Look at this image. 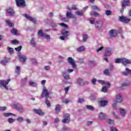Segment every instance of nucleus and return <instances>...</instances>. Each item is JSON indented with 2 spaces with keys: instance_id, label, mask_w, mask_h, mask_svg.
<instances>
[{
  "instance_id": "30",
  "label": "nucleus",
  "mask_w": 131,
  "mask_h": 131,
  "mask_svg": "<svg viewBox=\"0 0 131 131\" xmlns=\"http://www.w3.org/2000/svg\"><path fill=\"white\" fill-rule=\"evenodd\" d=\"M7 24H8V25L9 26V27H13V26H14V24L12 23V22H11V21L9 20H7L6 21Z\"/></svg>"
},
{
  "instance_id": "62",
  "label": "nucleus",
  "mask_w": 131,
  "mask_h": 131,
  "mask_svg": "<svg viewBox=\"0 0 131 131\" xmlns=\"http://www.w3.org/2000/svg\"><path fill=\"white\" fill-rule=\"evenodd\" d=\"M69 91V86H68V87L64 88V91L66 92V94H67V93H68Z\"/></svg>"
},
{
  "instance_id": "24",
  "label": "nucleus",
  "mask_w": 131,
  "mask_h": 131,
  "mask_svg": "<svg viewBox=\"0 0 131 131\" xmlns=\"http://www.w3.org/2000/svg\"><path fill=\"white\" fill-rule=\"evenodd\" d=\"M99 117L100 119H105L107 117V115L103 113H101Z\"/></svg>"
},
{
  "instance_id": "26",
  "label": "nucleus",
  "mask_w": 131,
  "mask_h": 131,
  "mask_svg": "<svg viewBox=\"0 0 131 131\" xmlns=\"http://www.w3.org/2000/svg\"><path fill=\"white\" fill-rule=\"evenodd\" d=\"M67 18H74V16H73V14H72V13H71V12H67Z\"/></svg>"
},
{
  "instance_id": "25",
  "label": "nucleus",
  "mask_w": 131,
  "mask_h": 131,
  "mask_svg": "<svg viewBox=\"0 0 131 131\" xmlns=\"http://www.w3.org/2000/svg\"><path fill=\"white\" fill-rule=\"evenodd\" d=\"M38 35H40L42 37H45L46 36V34L42 32V30H40L38 31Z\"/></svg>"
},
{
  "instance_id": "64",
  "label": "nucleus",
  "mask_w": 131,
  "mask_h": 131,
  "mask_svg": "<svg viewBox=\"0 0 131 131\" xmlns=\"http://www.w3.org/2000/svg\"><path fill=\"white\" fill-rule=\"evenodd\" d=\"M44 69L48 71V70H50V66H45Z\"/></svg>"
},
{
  "instance_id": "15",
  "label": "nucleus",
  "mask_w": 131,
  "mask_h": 131,
  "mask_svg": "<svg viewBox=\"0 0 131 131\" xmlns=\"http://www.w3.org/2000/svg\"><path fill=\"white\" fill-rule=\"evenodd\" d=\"M18 58L20 61V62H22L23 63H25L27 60L26 56L19 54L18 55Z\"/></svg>"
},
{
  "instance_id": "47",
  "label": "nucleus",
  "mask_w": 131,
  "mask_h": 131,
  "mask_svg": "<svg viewBox=\"0 0 131 131\" xmlns=\"http://www.w3.org/2000/svg\"><path fill=\"white\" fill-rule=\"evenodd\" d=\"M104 84L105 85V87L107 88V89H109L110 88V83L109 82H105L104 83Z\"/></svg>"
},
{
  "instance_id": "41",
  "label": "nucleus",
  "mask_w": 131,
  "mask_h": 131,
  "mask_svg": "<svg viewBox=\"0 0 131 131\" xmlns=\"http://www.w3.org/2000/svg\"><path fill=\"white\" fill-rule=\"evenodd\" d=\"M104 74H105V75H106V76H108V75H110L109 74V70L106 69L103 72Z\"/></svg>"
},
{
  "instance_id": "44",
  "label": "nucleus",
  "mask_w": 131,
  "mask_h": 131,
  "mask_svg": "<svg viewBox=\"0 0 131 131\" xmlns=\"http://www.w3.org/2000/svg\"><path fill=\"white\" fill-rule=\"evenodd\" d=\"M107 87L106 86H103L101 90V92L103 93H107Z\"/></svg>"
},
{
  "instance_id": "48",
  "label": "nucleus",
  "mask_w": 131,
  "mask_h": 131,
  "mask_svg": "<svg viewBox=\"0 0 131 131\" xmlns=\"http://www.w3.org/2000/svg\"><path fill=\"white\" fill-rule=\"evenodd\" d=\"M59 25H60V26H62V27H64V28H68V26L64 23H60L59 24Z\"/></svg>"
},
{
  "instance_id": "33",
  "label": "nucleus",
  "mask_w": 131,
  "mask_h": 131,
  "mask_svg": "<svg viewBox=\"0 0 131 131\" xmlns=\"http://www.w3.org/2000/svg\"><path fill=\"white\" fill-rule=\"evenodd\" d=\"M4 116H5V117H8L9 116H11V115H13L15 116V115L11 113H5L3 114Z\"/></svg>"
},
{
  "instance_id": "20",
  "label": "nucleus",
  "mask_w": 131,
  "mask_h": 131,
  "mask_svg": "<svg viewBox=\"0 0 131 131\" xmlns=\"http://www.w3.org/2000/svg\"><path fill=\"white\" fill-rule=\"evenodd\" d=\"M13 106L14 108L17 110H18V111H19V112H23V106H19L16 104H14Z\"/></svg>"
},
{
  "instance_id": "14",
  "label": "nucleus",
  "mask_w": 131,
  "mask_h": 131,
  "mask_svg": "<svg viewBox=\"0 0 131 131\" xmlns=\"http://www.w3.org/2000/svg\"><path fill=\"white\" fill-rule=\"evenodd\" d=\"M98 104L100 107H105L108 104V101L107 100H100L98 102Z\"/></svg>"
},
{
  "instance_id": "46",
  "label": "nucleus",
  "mask_w": 131,
  "mask_h": 131,
  "mask_svg": "<svg viewBox=\"0 0 131 131\" xmlns=\"http://www.w3.org/2000/svg\"><path fill=\"white\" fill-rule=\"evenodd\" d=\"M11 42L12 45H17V43H19V41L16 39L12 40Z\"/></svg>"
},
{
  "instance_id": "8",
  "label": "nucleus",
  "mask_w": 131,
  "mask_h": 131,
  "mask_svg": "<svg viewBox=\"0 0 131 131\" xmlns=\"http://www.w3.org/2000/svg\"><path fill=\"white\" fill-rule=\"evenodd\" d=\"M67 60L68 62H69V63L72 65L73 68H76V64H75V61H74V59L72 58V57H69Z\"/></svg>"
},
{
  "instance_id": "27",
  "label": "nucleus",
  "mask_w": 131,
  "mask_h": 131,
  "mask_svg": "<svg viewBox=\"0 0 131 131\" xmlns=\"http://www.w3.org/2000/svg\"><path fill=\"white\" fill-rule=\"evenodd\" d=\"M91 8L92 9L94 10V11H97V12H99V11H100V8L97 6H92Z\"/></svg>"
},
{
  "instance_id": "52",
  "label": "nucleus",
  "mask_w": 131,
  "mask_h": 131,
  "mask_svg": "<svg viewBox=\"0 0 131 131\" xmlns=\"http://www.w3.org/2000/svg\"><path fill=\"white\" fill-rule=\"evenodd\" d=\"M126 72H127V73H128V74H129L130 75H131V70L128 69V68H126Z\"/></svg>"
},
{
  "instance_id": "58",
  "label": "nucleus",
  "mask_w": 131,
  "mask_h": 131,
  "mask_svg": "<svg viewBox=\"0 0 131 131\" xmlns=\"http://www.w3.org/2000/svg\"><path fill=\"white\" fill-rule=\"evenodd\" d=\"M0 110L5 111V110H7V107L6 106H1V107H0Z\"/></svg>"
},
{
  "instance_id": "5",
  "label": "nucleus",
  "mask_w": 131,
  "mask_h": 131,
  "mask_svg": "<svg viewBox=\"0 0 131 131\" xmlns=\"http://www.w3.org/2000/svg\"><path fill=\"white\" fill-rule=\"evenodd\" d=\"M76 83L77 84H78V85H80L81 86H82L83 85H85V84H89V82L88 81H83V79H82V78H79L76 80Z\"/></svg>"
},
{
  "instance_id": "63",
  "label": "nucleus",
  "mask_w": 131,
  "mask_h": 131,
  "mask_svg": "<svg viewBox=\"0 0 131 131\" xmlns=\"http://www.w3.org/2000/svg\"><path fill=\"white\" fill-rule=\"evenodd\" d=\"M59 121H60V120H59V118H56L55 119L54 123H58V122H59Z\"/></svg>"
},
{
  "instance_id": "34",
  "label": "nucleus",
  "mask_w": 131,
  "mask_h": 131,
  "mask_svg": "<svg viewBox=\"0 0 131 131\" xmlns=\"http://www.w3.org/2000/svg\"><path fill=\"white\" fill-rule=\"evenodd\" d=\"M120 114H121L122 116H125V110H124V109L121 108L120 110Z\"/></svg>"
},
{
  "instance_id": "49",
  "label": "nucleus",
  "mask_w": 131,
  "mask_h": 131,
  "mask_svg": "<svg viewBox=\"0 0 131 131\" xmlns=\"http://www.w3.org/2000/svg\"><path fill=\"white\" fill-rule=\"evenodd\" d=\"M17 121L19 122H22L23 121V117H18L17 119Z\"/></svg>"
},
{
  "instance_id": "61",
  "label": "nucleus",
  "mask_w": 131,
  "mask_h": 131,
  "mask_svg": "<svg viewBox=\"0 0 131 131\" xmlns=\"http://www.w3.org/2000/svg\"><path fill=\"white\" fill-rule=\"evenodd\" d=\"M83 102H84V99H80V98H79V99H78V103H82Z\"/></svg>"
},
{
  "instance_id": "35",
  "label": "nucleus",
  "mask_w": 131,
  "mask_h": 131,
  "mask_svg": "<svg viewBox=\"0 0 131 131\" xmlns=\"http://www.w3.org/2000/svg\"><path fill=\"white\" fill-rule=\"evenodd\" d=\"M115 63L119 64V63H122V58H117L115 60Z\"/></svg>"
},
{
  "instance_id": "3",
  "label": "nucleus",
  "mask_w": 131,
  "mask_h": 131,
  "mask_svg": "<svg viewBox=\"0 0 131 131\" xmlns=\"http://www.w3.org/2000/svg\"><path fill=\"white\" fill-rule=\"evenodd\" d=\"M113 50L111 48H106L105 50V54L103 56V59L105 60L106 62H108V58L107 57H109L111 56V54H112Z\"/></svg>"
},
{
  "instance_id": "45",
  "label": "nucleus",
  "mask_w": 131,
  "mask_h": 131,
  "mask_svg": "<svg viewBox=\"0 0 131 131\" xmlns=\"http://www.w3.org/2000/svg\"><path fill=\"white\" fill-rule=\"evenodd\" d=\"M108 123L109 124H114V120H112L111 119H108Z\"/></svg>"
},
{
  "instance_id": "13",
  "label": "nucleus",
  "mask_w": 131,
  "mask_h": 131,
  "mask_svg": "<svg viewBox=\"0 0 131 131\" xmlns=\"http://www.w3.org/2000/svg\"><path fill=\"white\" fill-rule=\"evenodd\" d=\"M6 13L10 15V16H14L15 14V11L11 7H9L6 9Z\"/></svg>"
},
{
  "instance_id": "28",
  "label": "nucleus",
  "mask_w": 131,
  "mask_h": 131,
  "mask_svg": "<svg viewBox=\"0 0 131 131\" xmlns=\"http://www.w3.org/2000/svg\"><path fill=\"white\" fill-rule=\"evenodd\" d=\"M90 14L91 16H93V15H94V16L95 17H97L98 16H99V13H98V12H95V11H91Z\"/></svg>"
},
{
  "instance_id": "1",
  "label": "nucleus",
  "mask_w": 131,
  "mask_h": 131,
  "mask_svg": "<svg viewBox=\"0 0 131 131\" xmlns=\"http://www.w3.org/2000/svg\"><path fill=\"white\" fill-rule=\"evenodd\" d=\"M122 101H123V99L122 98V96H121V94H117L114 100V103H113V107L114 108V110H117V103H121Z\"/></svg>"
},
{
  "instance_id": "17",
  "label": "nucleus",
  "mask_w": 131,
  "mask_h": 131,
  "mask_svg": "<svg viewBox=\"0 0 131 131\" xmlns=\"http://www.w3.org/2000/svg\"><path fill=\"white\" fill-rule=\"evenodd\" d=\"M103 26V21H99L96 22L95 24V27L97 28V29H100V28H102Z\"/></svg>"
},
{
  "instance_id": "16",
  "label": "nucleus",
  "mask_w": 131,
  "mask_h": 131,
  "mask_svg": "<svg viewBox=\"0 0 131 131\" xmlns=\"http://www.w3.org/2000/svg\"><path fill=\"white\" fill-rule=\"evenodd\" d=\"M33 111L40 116H43V115H45V113L42 112L40 110H36L35 108L33 110Z\"/></svg>"
},
{
  "instance_id": "59",
  "label": "nucleus",
  "mask_w": 131,
  "mask_h": 131,
  "mask_svg": "<svg viewBox=\"0 0 131 131\" xmlns=\"http://www.w3.org/2000/svg\"><path fill=\"white\" fill-rule=\"evenodd\" d=\"M61 21H62V22H68V20H67V19L65 17L61 18Z\"/></svg>"
},
{
  "instance_id": "40",
  "label": "nucleus",
  "mask_w": 131,
  "mask_h": 131,
  "mask_svg": "<svg viewBox=\"0 0 131 131\" xmlns=\"http://www.w3.org/2000/svg\"><path fill=\"white\" fill-rule=\"evenodd\" d=\"M129 84H130V82H125V83H123L122 84V86H128V85H129Z\"/></svg>"
},
{
  "instance_id": "31",
  "label": "nucleus",
  "mask_w": 131,
  "mask_h": 131,
  "mask_svg": "<svg viewBox=\"0 0 131 131\" xmlns=\"http://www.w3.org/2000/svg\"><path fill=\"white\" fill-rule=\"evenodd\" d=\"M86 108L88 110H91V111H94L95 110V108L92 105H86Z\"/></svg>"
},
{
  "instance_id": "42",
  "label": "nucleus",
  "mask_w": 131,
  "mask_h": 131,
  "mask_svg": "<svg viewBox=\"0 0 131 131\" xmlns=\"http://www.w3.org/2000/svg\"><path fill=\"white\" fill-rule=\"evenodd\" d=\"M30 86H36V83L33 81H30Z\"/></svg>"
},
{
  "instance_id": "51",
  "label": "nucleus",
  "mask_w": 131,
  "mask_h": 131,
  "mask_svg": "<svg viewBox=\"0 0 131 131\" xmlns=\"http://www.w3.org/2000/svg\"><path fill=\"white\" fill-rule=\"evenodd\" d=\"M30 61H31V62L32 64H36V59H31Z\"/></svg>"
},
{
  "instance_id": "11",
  "label": "nucleus",
  "mask_w": 131,
  "mask_h": 131,
  "mask_svg": "<svg viewBox=\"0 0 131 131\" xmlns=\"http://www.w3.org/2000/svg\"><path fill=\"white\" fill-rule=\"evenodd\" d=\"M129 3V1L128 0H123V1L122 2V10H121V13H122L123 11L124 10L125 7L126 6H128V4Z\"/></svg>"
},
{
  "instance_id": "19",
  "label": "nucleus",
  "mask_w": 131,
  "mask_h": 131,
  "mask_svg": "<svg viewBox=\"0 0 131 131\" xmlns=\"http://www.w3.org/2000/svg\"><path fill=\"white\" fill-rule=\"evenodd\" d=\"M62 76L64 78V79H66V80H68L70 79V76L69 74H67L66 72H63L62 73Z\"/></svg>"
},
{
  "instance_id": "9",
  "label": "nucleus",
  "mask_w": 131,
  "mask_h": 131,
  "mask_svg": "<svg viewBox=\"0 0 131 131\" xmlns=\"http://www.w3.org/2000/svg\"><path fill=\"white\" fill-rule=\"evenodd\" d=\"M24 17H25L27 19V20H29V21H31L33 23H35L36 22V19L35 18H33L31 16H30L29 15H28L27 14H23Z\"/></svg>"
},
{
  "instance_id": "55",
  "label": "nucleus",
  "mask_w": 131,
  "mask_h": 131,
  "mask_svg": "<svg viewBox=\"0 0 131 131\" xmlns=\"http://www.w3.org/2000/svg\"><path fill=\"white\" fill-rule=\"evenodd\" d=\"M21 49H22V46H19L18 48H15V50L17 52H20V51H21Z\"/></svg>"
},
{
  "instance_id": "56",
  "label": "nucleus",
  "mask_w": 131,
  "mask_h": 131,
  "mask_svg": "<svg viewBox=\"0 0 131 131\" xmlns=\"http://www.w3.org/2000/svg\"><path fill=\"white\" fill-rule=\"evenodd\" d=\"M98 81L99 83H101V84H105V82H106L105 81L102 80H98Z\"/></svg>"
},
{
  "instance_id": "54",
  "label": "nucleus",
  "mask_w": 131,
  "mask_h": 131,
  "mask_svg": "<svg viewBox=\"0 0 131 131\" xmlns=\"http://www.w3.org/2000/svg\"><path fill=\"white\" fill-rule=\"evenodd\" d=\"M62 103H64V104H68V103H69V100L68 99H63Z\"/></svg>"
},
{
  "instance_id": "50",
  "label": "nucleus",
  "mask_w": 131,
  "mask_h": 131,
  "mask_svg": "<svg viewBox=\"0 0 131 131\" xmlns=\"http://www.w3.org/2000/svg\"><path fill=\"white\" fill-rule=\"evenodd\" d=\"M76 14L78 16H83V13H82V12H80L79 11H76Z\"/></svg>"
},
{
  "instance_id": "37",
  "label": "nucleus",
  "mask_w": 131,
  "mask_h": 131,
  "mask_svg": "<svg viewBox=\"0 0 131 131\" xmlns=\"http://www.w3.org/2000/svg\"><path fill=\"white\" fill-rule=\"evenodd\" d=\"M20 71V67H16L15 69V73L17 74H19Z\"/></svg>"
},
{
  "instance_id": "60",
  "label": "nucleus",
  "mask_w": 131,
  "mask_h": 131,
  "mask_svg": "<svg viewBox=\"0 0 131 131\" xmlns=\"http://www.w3.org/2000/svg\"><path fill=\"white\" fill-rule=\"evenodd\" d=\"M103 49H104L103 47H100L99 49L97 50V53H99V52H101V51H102V50H103Z\"/></svg>"
},
{
  "instance_id": "22",
  "label": "nucleus",
  "mask_w": 131,
  "mask_h": 131,
  "mask_svg": "<svg viewBox=\"0 0 131 131\" xmlns=\"http://www.w3.org/2000/svg\"><path fill=\"white\" fill-rule=\"evenodd\" d=\"M61 34L63 36H64V37H67V36L69 35V31L63 30L61 32Z\"/></svg>"
},
{
  "instance_id": "18",
  "label": "nucleus",
  "mask_w": 131,
  "mask_h": 131,
  "mask_svg": "<svg viewBox=\"0 0 131 131\" xmlns=\"http://www.w3.org/2000/svg\"><path fill=\"white\" fill-rule=\"evenodd\" d=\"M122 63L124 64L125 66H126V64H131V61L130 60L126 58H122Z\"/></svg>"
},
{
  "instance_id": "29",
  "label": "nucleus",
  "mask_w": 131,
  "mask_h": 131,
  "mask_svg": "<svg viewBox=\"0 0 131 131\" xmlns=\"http://www.w3.org/2000/svg\"><path fill=\"white\" fill-rule=\"evenodd\" d=\"M8 61H9V59L6 58L1 61V64H2V65H6V64L8 63Z\"/></svg>"
},
{
  "instance_id": "36",
  "label": "nucleus",
  "mask_w": 131,
  "mask_h": 131,
  "mask_svg": "<svg viewBox=\"0 0 131 131\" xmlns=\"http://www.w3.org/2000/svg\"><path fill=\"white\" fill-rule=\"evenodd\" d=\"M77 50L78 52H83V51H84V47L81 46V47H79L78 48H77Z\"/></svg>"
},
{
  "instance_id": "39",
  "label": "nucleus",
  "mask_w": 131,
  "mask_h": 131,
  "mask_svg": "<svg viewBox=\"0 0 131 131\" xmlns=\"http://www.w3.org/2000/svg\"><path fill=\"white\" fill-rule=\"evenodd\" d=\"M88 40V35L86 34L83 35V41L85 42Z\"/></svg>"
},
{
  "instance_id": "10",
  "label": "nucleus",
  "mask_w": 131,
  "mask_h": 131,
  "mask_svg": "<svg viewBox=\"0 0 131 131\" xmlns=\"http://www.w3.org/2000/svg\"><path fill=\"white\" fill-rule=\"evenodd\" d=\"M117 31H116V30H111L109 32L110 36L111 38L116 37V36H117Z\"/></svg>"
},
{
  "instance_id": "21",
  "label": "nucleus",
  "mask_w": 131,
  "mask_h": 131,
  "mask_svg": "<svg viewBox=\"0 0 131 131\" xmlns=\"http://www.w3.org/2000/svg\"><path fill=\"white\" fill-rule=\"evenodd\" d=\"M62 107H61V105H59V104H57L55 106V113L56 114H58L59 112L60 111V110H61V108Z\"/></svg>"
},
{
  "instance_id": "23",
  "label": "nucleus",
  "mask_w": 131,
  "mask_h": 131,
  "mask_svg": "<svg viewBox=\"0 0 131 131\" xmlns=\"http://www.w3.org/2000/svg\"><path fill=\"white\" fill-rule=\"evenodd\" d=\"M30 45L33 48L36 47V42L34 41V38H32L30 41Z\"/></svg>"
},
{
  "instance_id": "32",
  "label": "nucleus",
  "mask_w": 131,
  "mask_h": 131,
  "mask_svg": "<svg viewBox=\"0 0 131 131\" xmlns=\"http://www.w3.org/2000/svg\"><path fill=\"white\" fill-rule=\"evenodd\" d=\"M11 32L12 34H14V35H16V34H18V30H17L16 29H13L11 30Z\"/></svg>"
},
{
  "instance_id": "53",
  "label": "nucleus",
  "mask_w": 131,
  "mask_h": 131,
  "mask_svg": "<svg viewBox=\"0 0 131 131\" xmlns=\"http://www.w3.org/2000/svg\"><path fill=\"white\" fill-rule=\"evenodd\" d=\"M8 122H9V123H12V122H14V121H15V119H12V118H9L8 120Z\"/></svg>"
},
{
  "instance_id": "12",
  "label": "nucleus",
  "mask_w": 131,
  "mask_h": 131,
  "mask_svg": "<svg viewBox=\"0 0 131 131\" xmlns=\"http://www.w3.org/2000/svg\"><path fill=\"white\" fill-rule=\"evenodd\" d=\"M119 20L121 22H124V23H128L130 21V19L125 17L124 16H120Z\"/></svg>"
},
{
  "instance_id": "43",
  "label": "nucleus",
  "mask_w": 131,
  "mask_h": 131,
  "mask_svg": "<svg viewBox=\"0 0 131 131\" xmlns=\"http://www.w3.org/2000/svg\"><path fill=\"white\" fill-rule=\"evenodd\" d=\"M7 49H8V50L9 51V52L10 54H13V53H14V49H13L12 48H11L8 47Z\"/></svg>"
},
{
  "instance_id": "6",
  "label": "nucleus",
  "mask_w": 131,
  "mask_h": 131,
  "mask_svg": "<svg viewBox=\"0 0 131 131\" xmlns=\"http://www.w3.org/2000/svg\"><path fill=\"white\" fill-rule=\"evenodd\" d=\"M10 81H11V79H8L6 81L0 80V84L2 85V86H4L5 90H9L7 85H8Z\"/></svg>"
},
{
  "instance_id": "4",
  "label": "nucleus",
  "mask_w": 131,
  "mask_h": 131,
  "mask_svg": "<svg viewBox=\"0 0 131 131\" xmlns=\"http://www.w3.org/2000/svg\"><path fill=\"white\" fill-rule=\"evenodd\" d=\"M17 7L20 8H25L26 7V4L25 0H15Z\"/></svg>"
},
{
  "instance_id": "7",
  "label": "nucleus",
  "mask_w": 131,
  "mask_h": 131,
  "mask_svg": "<svg viewBox=\"0 0 131 131\" xmlns=\"http://www.w3.org/2000/svg\"><path fill=\"white\" fill-rule=\"evenodd\" d=\"M63 118L62 120V123H68L70 122V115L69 114H65L63 115Z\"/></svg>"
},
{
  "instance_id": "2",
  "label": "nucleus",
  "mask_w": 131,
  "mask_h": 131,
  "mask_svg": "<svg viewBox=\"0 0 131 131\" xmlns=\"http://www.w3.org/2000/svg\"><path fill=\"white\" fill-rule=\"evenodd\" d=\"M49 95L50 93H49V91H48V89H47L46 87H44L41 97V98L46 97V103L47 105V107H51V103L50 102V101L48 100Z\"/></svg>"
},
{
  "instance_id": "57",
  "label": "nucleus",
  "mask_w": 131,
  "mask_h": 131,
  "mask_svg": "<svg viewBox=\"0 0 131 131\" xmlns=\"http://www.w3.org/2000/svg\"><path fill=\"white\" fill-rule=\"evenodd\" d=\"M96 81H97V79H93L92 80V84H93L94 85H95V84H96Z\"/></svg>"
},
{
  "instance_id": "38",
  "label": "nucleus",
  "mask_w": 131,
  "mask_h": 131,
  "mask_svg": "<svg viewBox=\"0 0 131 131\" xmlns=\"http://www.w3.org/2000/svg\"><path fill=\"white\" fill-rule=\"evenodd\" d=\"M105 15H106V16H111V15H112V12L110 10H106Z\"/></svg>"
}]
</instances>
